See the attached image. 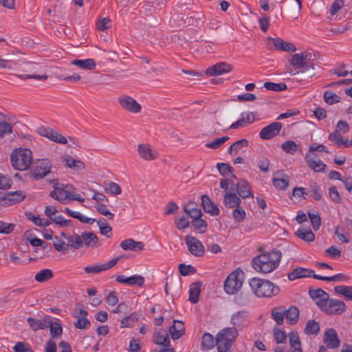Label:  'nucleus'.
<instances>
[{
  "label": "nucleus",
  "mask_w": 352,
  "mask_h": 352,
  "mask_svg": "<svg viewBox=\"0 0 352 352\" xmlns=\"http://www.w3.org/2000/svg\"><path fill=\"white\" fill-rule=\"evenodd\" d=\"M282 256L280 251L274 250L253 258L252 267L258 272L267 274L274 271L279 265Z\"/></svg>",
  "instance_id": "f257e3e1"
},
{
  "label": "nucleus",
  "mask_w": 352,
  "mask_h": 352,
  "mask_svg": "<svg viewBox=\"0 0 352 352\" xmlns=\"http://www.w3.org/2000/svg\"><path fill=\"white\" fill-rule=\"evenodd\" d=\"M50 183L53 184L54 187V190L50 193V196L52 198L63 204H65L67 200H75L80 202L85 201L84 198L73 190L74 188L72 186H65L59 183L58 179H53L50 181Z\"/></svg>",
  "instance_id": "f03ea898"
},
{
  "label": "nucleus",
  "mask_w": 352,
  "mask_h": 352,
  "mask_svg": "<svg viewBox=\"0 0 352 352\" xmlns=\"http://www.w3.org/2000/svg\"><path fill=\"white\" fill-rule=\"evenodd\" d=\"M252 292L258 298H270L280 292L278 286L267 280L253 278L249 280Z\"/></svg>",
  "instance_id": "7ed1b4c3"
},
{
  "label": "nucleus",
  "mask_w": 352,
  "mask_h": 352,
  "mask_svg": "<svg viewBox=\"0 0 352 352\" xmlns=\"http://www.w3.org/2000/svg\"><path fill=\"white\" fill-rule=\"evenodd\" d=\"M10 162L15 170H27L32 162V153L28 148H16L10 154Z\"/></svg>",
  "instance_id": "20e7f679"
},
{
  "label": "nucleus",
  "mask_w": 352,
  "mask_h": 352,
  "mask_svg": "<svg viewBox=\"0 0 352 352\" xmlns=\"http://www.w3.org/2000/svg\"><path fill=\"white\" fill-rule=\"evenodd\" d=\"M238 336V331L234 328L223 329L217 335L216 345L218 352H230V347Z\"/></svg>",
  "instance_id": "39448f33"
},
{
  "label": "nucleus",
  "mask_w": 352,
  "mask_h": 352,
  "mask_svg": "<svg viewBox=\"0 0 352 352\" xmlns=\"http://www.w3.org/2000/svg\"><path fill=\"white\" fill-rule=\"evenodd\" d=\"M242 285V274L235 270L227 276L224 282V290L228 294H234L241 288Z\"/></svg>",
  "instance_id": "423d86ee"
},
{
  "label": "nucleus",
  "mask_w": 352,
  "mask_h": 352,
  "mask_svg": "<svg viewBox=\"0 0 352 352\" xmlns=\"http://www.w3.org/2000/svg\"><path fill=\"white\" fill-rule=\"evenodd\" d=\"M312 54L308 52H304L301 53H297L292 56L289 60L290 65L295 67L294 75L298 74L300 72L296 71L298 69H301V72L305 71V67L309 64V63L314 60Z\"/></svg>",
  "instance_id": "0eeeda50"
},
{
  "label": "nucleus",
  "mask_w": 352,
  "mask_h": 352,
  "mask_svg": "<svg viewBox=\"0 0 352 352\" xmlns=\"http://www.w3.org/2000/svg\"><path fill=\"white\" fill-rule=\"evenodd\" d=\"M51 169L52 162L48 159H42L30 170V174L34 179L39 180L50 174Z\"/></svg>",
  "instance_id": "6e6552de"
},
{
  "label": "nucleus",
  "mask_w": 352,
  "mask_h": 352,
  "mask_svg": "<svg viewBox=\"0 0 352 352\" xmlns=\"http://www.w3.org/2000/svg\"><path fill=\"white\" fill-rule=\"evenodd\" d=\"M346 306L343 301L329 298L327 299L323 306L320 308L322 311L327 314H341L345 311Z\"/></svg>",
  "instance_id": "1a4fd4ad"
},
{
  "label": "nucleus",
  "mask_w": 352,
  "mask_h": 352,
  "mask_svg": "<svg viewBox=\"0 0 352 352\" xmlns=\"http://www.w3.org/2000/svg\"><path fill=\"white\" fill-rule=\"evenodd\" d=\"M25 197V194L21 191L0 192V204L6 206L21 202Z\"/></svg>",
  "instance_id": "9d476101"
},
{
  "label": "nucleus",
  "mask_w": 352,
  "mask_h": 352,
  "mask_svg": "<svg viewBox=\"0 0 352 352\" xmlns=\"http://www.w3.org/2000/svg\"><path fill=\"white\" fill-rule=\"evenodd\" d=\"M185 241L189 252L195 256L201 257L205 254V248L202 243L191 235L185 236Z\"/></svg>",
  "instance_id": "9b49d317"
},
{
  "label": "nucleus",
  "mask_w": 352,
  "mask_h": 352,
  "mask_svg": "<svg viewBox=\"0 0 352 352\" xmlns=\"http://www.w3.org/2000/svg\"><path fill=\"white\" fill-rule=\"evenodd\" d=\"M267 45L271 50L285 52H295L296 50L294 44L286 42L280 38H267Z\"/></svg>",
  "instance_id": "f8f14e48"
},
{
  "label": "nucleus",
  "mask_w": 352,
  "mask_h": 352,
  "mask_svg": "<svg viewBox=\"0 0 352 352\" xmlns=\"http://www.w3.org/2000/svg\"><path fill=\"white\" fill-rule=\"evenodd\" d=\"M282 129V124L278 122H274L263 127L259 133V137L262 140H271L279 134Z\"/></svg>",
  "instance_id": "ddd939ff"
},
{
  "label": "nucleus",
  "mask_w": 352,
  "mask_h": 352,
  "mask_svg": "<svg viewBox=\"0 0 352 352\" xmlns=\"http://www.w3.org/2000/svg\"><path fill=\"white\" fill-rule=\"evenodd\" d=\"M120 106L125 110L131 113H139L141 111V105L132 97L124 95L118 99Z\"/></svg>",
  "instance_id": "4468645a"
},
{
  "label": "nucleus",
  "mask_w": 352,
  "mask_h": 352,
  "mask_svg": "<svg viewBox=\"0 0 352 352\" xmlns=\"http://www.w3.org/2000/svg\"><path fill=\"white\" fill-rule=\"evenodd\" d=\"M137 151L139 156L145 161H152L159 157L157 151L148 144H139Z\"/></svg>",
  "instance_id": "2eb2a0df"
},
{
  "label": "nucleus",
  "mask_w": 352,
  "mask_h": 352,
  "mask_svg": "<svg viewBox=\"0 0 352 352\" xmlns=\"http://www.w3.org/2000/svg\"><path fill=\"white\" fill-rule=\"evenodd\" d=\"M248 313L245 311H239L234 314L231 318L232 328L241 329L249 324Z\"/></svg>",
  "instance_id": "dca6fc26"
},
{
  "label": "nucleus",
  "mask_w": 352,
  "mask_h": 352,
  "mask_svg": "<svg viewBox=\"0 0 352 352\" xmlns=\"http://www.w3.org/2000/svg\"><path fill=\"white\" fill-rule=\"evenodd\" d=\"M233 69L232 66L226 62H221L215 64L214 65L208 67L206 70V74L209 76L221 75L225 73L232 72Z\"/></svg>",
  "instance_id": "f3484780"
},
{
  "label": "nucleus",
  "mask_w": 352,
  "mask_h": 352,
  "mask_svg": "<svg viewBox=\"0 0 352 352\" xmlns=\"http://www.w3.org/2000/svg\"><path fill=\"white\" fill-rule=\"evenodd\" d=\"M323 341L327 345V347L330 349H337L340 346V344L337 332L332 328L328 329L325 331Z\"/></svg>",
  "instance_id": "a211bd4d"
},
{
  "label": "nucleus",
  "mask_w": 352,
  "mask_h": 352,
  "mask_svg": "<svg viewBox=\"0 0 352 352\" xmlns=\"http://www.w3.org/2000/svg\"><path fill=\"white\" fill-rule=\"evenodd\" d=\"M309 294L310 297L313 299L315 303L320 307V309L323 306V305L327 302V299L329 298V294L322 289H312L309 288Z\"/></svg>",
  "instance_id": "6ab92c4d"
},
{
  "label": "nucleus",
  "mask_w": 352,
  "mask_h": 352,
  "mask_svg": "<svg viewBox=\"0 0 352 352\" xmlns=\"http://www.w3.org/2000/svg\"><path fill=\"white\" fill-rule=\"evenodd\" d=\"M50 318L51 317L50 316H44L42 320H37L30 317L27 319V322L31 329L33 331H36L39 329L43 330L47 329L49 323H50Z\"/></svg>",
  "instance_id": "aec40b11"
},
{
  "label": "nucleus",
  "mask_w": 352,
  "mask_h": 352,
  "mask_svg": "<svg viewBox=\"0 0 352 352\" xmlns=\"http://www.w3.org/2000/svg\"><path fill=\"white\" fill-rule=\"evenodd\" d=\"M201 205L204 212L210 214L211 216H218L220 213L217 206L206 195L201 196Z\"/></svg>",
  "instance_id": "412c9836"
},
{
  "label": "nucleus",
  "mask_w": 352,
  "mask_h": 352,
  "mask_svg": "<svg viewBox=\"0 0 352 352\" xmlns=\"http://www.w3.org/2000/svg\"><path fill=\"white\" fill-rule=\"evenodd\" d=\"M123 250L141 252L144 250V244L142 241H136L133 239H127L122 241L120 244Z\"/></svg>",
  "instance_id": "4be33fe9"
},
{
  "label": "nucleus",
  "mask_w": 352,
  "mask_h": 352,
  "mask_svg": "<svg viewBox=\"0 0 352 352\" xmlns=\"http://www.w3.org/2000/svg\"><path fill=\"white\" fill-rule=\"evenodd\" d=\"M314 271L310 269L298 267L288 274V279L294 280L297 278L311 277Z\"/></svg>",
  "instance_id": "5701e85b"
},
{
  "label": "nucleus",
  "mask_w": 352,
  "mask_h": 352,
  "mask_svg": "<svg viewBox=\"0 0 352 352\" xmlns=\"http://www.w3.org/2000/svg\"><path fill=\"white\" fill-rule=\"evenodd\" d=\"M305 160L309 167L313 169L315 172H324L327 167L326 164L320 159L316 160L312 157L310 153H307L305 155Z\"/></svg>",
  "instance_id": "b1692460"
},
{
  "label": "nucleus",
  "mask_w": 352,
  "mask_h": 352,
  "mask_svg": "<svg viewBox=\"0 0 352 352\" xmlns=\"http://www.w3.org/2000/svg\"><path fill=\"white\" fill-rule=\"evenodd\" d=\"M82 248H96L99 245V239L94 232H82Z\"/></svg>",
  "instance_id": "393cba45"
},
{
  "label": "nucleus",
  "mask_w": 352,
  "mask_h": 352,
  "mask_svg": "<svg viewBox=\"0 0 352 352\" xmlns=\"http://www.w3.org/2000/svg\"><path fill=\"white\" fill-rule=\"evenodd\" d=\"M236 190L239 197L243 199L248 197H253V194L251 192L250 186L245 180L241 179L236 184Z\"/></svg>",
  "instance_id": "a878e982"
},
{
  "label": "nucleus",
  "mask_w": 352,
  "mask_h": 352,
  "mask_svg": "<svg viewBox=\"0 0 352 352\" xmlns=\"http://www.w3.org/2000/svg\"><path fill=\"white\" fill-rule=\"evenodd\" d=\"M184 211L192 219L201 217L202 215L201 210L198 207L197 204L193 201L184 204Z\"/></svg>",
  "instance_id": "bb28decb"
},
{
  "label": "nucleus",
  "mask_w": 352,
  "mask_h": 352,
  "mask_svg": "<svg viewBox=\"0 0 352 352\" xmlns=\"http://www.w3.org/2000/svg\"><path fill=\"white\" fill-rule=\"evenodd\" d=\"M185 331L184 324L182 321L175 320L173 324L170 327L169 332L173 340L179 339Z\"/></svg>",
  "instance_id": "cd10ccee"
},
{
  "label": "nucleus",
  "mask_w": 352,
  "mask_h": 352,
  "mask_svg": "<svg viewBox=\"0 0 352 352\" xmlns=\"http://www.w3.org/2000/svg\"><path fill=\"white\" fill-rule=\"evenodd\" d=\"M286 322L289 324H296L299 319V310L294 306L291 305L287 309H285Z\"/></svg>",
  "instance_id": "c85d7f7f"
},
{
  "label": "nucleus",
  "mask_w": 352,
  "mask_h": 352,
  "mask_svg": "<svg viewBox=\"0 0 352 352\" xmlns=\"http://www.w3.org/2000/svg\"><path fill=\"white\" fill-rule=\"evenodd\" d=\"M223 203L226 207L232 208L239 206L241 200L235 193L226 192L223 197Z\"/></svg>",
  "instance_id": "c756f323"
},
{
  "label": "nucleus",
  "mask_w": 352,
  "mask_h": 352,
  "mask_svg": "<svg viewBox=\"0 0 352 352\" xmlns=\"http://www.w3.org/2000/svg\"><path fill=\"white\" fill-rule=\"evenodd\" d=\"M63 162L67 168L75 171L85 168V164L82 161L74 160L69 155L63 158Z\"/></svg>",
  "instance_id": "7c9ffc66"
},
{
  "label": "nucleus",
  "mask_w": 352,
  "mask_h": 352,
  "mask_svg": "<svg viewBox=\"0 0 352 352\" xmlns=\"http://www.w3.org/2000/svg\"><path fill=\"white\" fill-rule=\"evenodd\" d=\"M201 285V282H195L190 285L189 300L193 304H195L199 301Z\"/></svg>",
  "instance_id": "2f4dec72"
},
{
  "label": "nucleus",
  "mask_w": 352,
  "mask_h": 352,
  "mask_svg": "<svg viewBox=\"0 0 352 352\" xmlns=\"http://www.w3.org/2000/svg\"><path fill=\"white\" fill-rule=\"evenodd\" d=\"M71 64L87 70H92L96 66V61L93 58H87L85 60L76 59L72 60Z\"/></svg>",
  "instance_id": "473e14b6"
},
{
  "label": "nucleus",
  "mask_w": 352,
  "mask_h": 352,
  "mask_svg": "<svg viewBox=\"0 0 352 352\" xmlns=\"http://www.w3.org/2000/svg\"><path fill=\"white\" fill-rule=\"evenodd\" d=\"M289 341L292 352H302L301 342L296 331H292L289 334Z\"/></svg>",
  "instance_id": "72a5a7b5"
},
{
  "label": "nucleus",
  "mask_w": 352,
  "mask_h": 352,
  "mask_svg": "<svg viewBox=\"0 0 352 352\" xmlns=\"http://www.w3.org/2000/svg\"><path fill=\"white\" fill-rule=\"evenodd\" d=\"M285 309L283 307L278 306L274 307L272 310V318L276 322L278 325L283 324L285 317Z\"/></svg>",
  "instance_id": "f704fd0d"
},
{
  "label": "nucleus",
  "mask_w": 352,
  "mask_h": 352,
  "mask_svg": "<svg viewBox=\"0 0 352 352\" xmlns=\"http://www.w3.org/2000/svg\"><path fill=\"white\" fill-rule=\"evenodd\" d=\"M154 342L163 346L170 345V340L166 331L160 330L155 333L153 338Z\"/></svg>",
  "instance_id": "c9c22d12"
},
{
  "label": "nucleus",
  "mask_w": 352,
  "mask_h": 352,
  "mask_svg": "<svg viewBox=\"0 0 352 352\" xmlns=\"http://www.w3.org/2000/svg\"><path fill=\"white\" fill-rule=\"evenodd\" d=\"M329 139L333 142L337 146L340 148H347L349 146V141L344 140L340 133L333 131L329 135Z\"/></svg>",
  "instance_id": "e433bc0d"
},
{
  "label": "nucleus",
  "mask_w": 352,
  "mask_h": 352,
  "mask_svg": "<svg viewBox=\"0 0 352 352\" xmlns=\"http://www.w3.org/2000/svg\"><path fill=\"white\" fill-rule=\"evenodd\" d=\"M64 211L70 217L78 219L80 222L86 223L89 224H93L95 221V219L89 218L84 217L78 212L73 211L69 208H65Z\"/></svg>",
  "instance_id": "4c0bfd02"
},
{
  "label": "nucleus",
  "mask_w": 352,
  "mask_h": 352,
  "mask_svg": "<svg viewBox=\"0 0 352 352\" xmlns=\"http://www.w3.org/2000/svg\"><path fill=\"white\" fill-rule=\"evenodd\" d=\"M68 245L71 248L78 250L82 248V234L80 235L74 232L67 238Z\"/></svg>",
  "instance_id": "58836bf2"
},
{
  "label": "nucleus",
  "mask_w": 352,
  "mask_h": 352,
  "mask_svg": "<svg viewBox=\"0 0 352 352\" xmlns=\"http://www.w3.org/2000/svg\"><path fill=\"white\" fill-rule=\"evenodd\" d=\"M53 272L50 269H43L39 271L34 276L36 281L38 283H45L53 278Z\"/></svg>",
  "instance_id": "ea45409f"
},
{
  "label": "nucleus",
  "mask_w": 352,
  "mask_h": 352,
  "mask_svg": "<svg viewBox=\"0 0 352 352\" xmlns=\"http://www.w3.org/2000/svg\"><path fill=\"white\" fill-rule=\"evenodd\" d=\"M51 222L53 221L60 227H70L72 225V221L69 219H65L63 216L58 214V210L52 216L50 219Z\"/></svg>",
  "instance_id": "a19ab883"
},
{
  "label": "nucleus",
  "mask_w": 352,
  "mask_h": 352,
  "mask_svg": "<svg viewBox=\"0 0 352 352\" xmlns=\"http://www.w3.org/2000/svg\"><path fill=\"white\" fill-rule=\"evenodd\" d=\"M296 234L300 239L307 242L314 241L315 239V235L310 228H299L298 231L296 232Z\"/></svg>",
  "instance_id": "79ce46f5"
},
{
  "label": "nucleus",
  "mask_w": 352,
  "mask_h": 352,
  "mask_svg": "<svg viewBox=\"0 0 352 352\" xmlns=\"http://www.w3.org/2000/svg\"><path fill=\"white\" fill-rule=\"evenodd\" d=\"M140 318V314L138 312H133L131 314L125 316L121 320V328L131 327L133 326Z\"/></svg>",
  "instance_id": "37998d69"
},
{
  "label": "nucleus",
  "mask_w": 352,
  "mask_h": 352,
  "mask_svg": "<svg viewBox=\"0 0 352 352\" xmlns=\"http://www.w3.org/2000/svg\"><path fill=\"white\" fill-rule=\"evenodd\" d=\"M50 332L52 338L60 337L63 333L62 324L59 322H52L50 319V323H49Z\"/></svg>",
  "instance_id": "c03bdc74"
},
{
  "label": "nucleus",
  "mask_w": 352,
  "mask_h": 352,
  "mask_svg": "<svg viewBox=\"0 0 352 352\" xmlns=\"http://www.w3.org/2000/svg\"><path fill=\"white\" fill-rule=\"evenodd\" d=\"M282 149L289 154H294L296 152H301L298 145L293 140H287L281 145Z\"/></svg>",
  "instance_id": "a18cd8bd"
},
{
  "label": "nucleus",
  "mask_w": 352,
  "mask_h": 352,
  "mask_svg": "<svg viewBox=\"0 0 352 352\" xmlns=\"http://www.w3.org/2000/svg\"><path fill=\"white\" fill-rule=\"evenodd\" d=\"M249 142L246 139H242L234 142L228 148L230 155H236L243 147H248Z\"/></svg>",
  "instance_id": "49530a36"
},
{
  "label": "nucleus",
  "mask_w": 352,
  "mask_h": 352,
  "mask_svg": "<svg viewBox=\"0 0 352 352\" xmlns=\"http://www.w3.org/2000/svg\"><path fill=\"white\" fill-rule=\"evenodd\" d=\"M319 331V323L314 320H308L304 329L305 333L307 335H316Z\"/></svg>",
  "instance_id": "de8ad7c7"
},
{
  "label": "nucleus",
  "mask_w": 352,
  "mask_h": 352,
  "mask_svg": "<svg viewBox=\"0 0 352 352\" xmlns=\"http://www.w3.org/2000/svg\"><path fill=\"white\" fill-rule=\"evenodd\" d=\"M201 344L203 350L211 349L214 346L213 336L209 333H205L202 336Z\"/></svg>",
  "instance_id": "09e8293b"
},
{
  "label": "nucleus",
  "mask_w": 352,
  "mask_h": 352,
  "mask_svg": "<svg viewBox=\"0 0 352 352\" xmlns=\"http://www.w3.org/2000/svg\"><path fill=\"white\" fill-rule=\"evenodd\" d=\"M26 216L36 226L46 227L51 224V221L49 220V219L41 218L40 216H34L31 213L26 214Z\"/></svg>",
  "instance_id": "8fccbe9b"
},
{
  "label": "nucleus",
  "mask_w": 352,
  "mask_h": 352,
  "mask_svg": "<svg viewBox=\"0 0 352 352\" xmlns=\"http://www.w3.org/2000/svg\"><path fill=\"white\" fill-rule=\"evenodd\" d=\"M12 126L6 121L5 116L0 113V138L12 133Z\"/></svg>",
  "instance_id": "3c124183"
},
{
  "label": "nucleus",
  "mask_w": 352,
  "mask_h": 352,
  "mask_svg": "<svg viewBox=\"0 0 352 352\" xmlns=\"http://www.w3.org/2000/svg\"><path fill=\"white\" fill-rule=\"evenodd\" d=\"M308 217L314 230H318L321 224V219L318 212L314 210L308 211Z\"/></svg>",
  "instance_id": "603ef678"
},
{
  "label": "nucleus",
  "mask_w": 352,
  "mask_h": 352,
  "mask_svg": "<svg viewBox=\"0 0 352 352\" xmlns=\"http://www.w3.org/2000/svg\"><path fill=\"white\" fill-rule=\"evenodd\" d=\"M273 185L280 190H285L289 186V176L287 175H283V178L274 177L273 178Z\"/></svg>",
  "instance_id": "864d4df0"
},
{
  "label": "nucleus",
  "mask_w": 352,
  "mask_h": 352,
  "mask_svg": "<svg viewBox=\"0 0 352 352\" xmlns=\"http://www.w3.org/2000/svg\"><path fill=\"white\" fill-rule=\"evenodd\" d=\"M104 189L105 192L118 195L122 192L121 187L116 183L111 182L104 184Z\"/></svg>",
  "instance_id": "5fc2aeb1"
},
{
  "label": "nucleus",
  "mask_w": 352,
  "mask_h": 352,
  "mask_svg": "<svg viewBox=\"0 0 352 352\" xmlns=\"http://www.w3.org/2000/svg\"><path fill=\"white\" fill-rule=\"evenodd\" d=\"M263 87L270 91H280L286 90L287 87L285 83L280 82V83H275L272 82H266L264 83Z\"/></svg>",
  "instance_id": "6e6d98bb"
},
{
  "label": "nucleus",
  "mask_w": 352,
  "mask_h": 352,
  "mask_svg": "<svg viewBox=\"0 0 352 352\" xmlns=\"http://www.w3.org/2000/svg\"><path fill=\"white\" fill-rule=\"evenodd\" d=\"M99 226L100 232L105 235L107 237H110V235H109V233L111 232L112 228L109 226V224L106 221L105 219H103V220H96V221Z\"/></svg>",
  "instance_id": "4d7b16f0"
},
{
  "label": "nucleus",
  "mask_w": 352,
  "mask_h": 352,
  "mask_svg": "<svg viewBox=\"0 0 352 352\" xmlns=\"http://www.w3.org/2000/svg\"><path fill=\"white\" fill-rule=\"evenodd\" d=\"M336 292L352 300V286L340 285L334 288Z\"/></svg>",
  "instance_id": "13d9d810"
},
{
  "label": "nucleus",
  "mask_w": 352,
  "mask_h": 352,
  "mask_svg": "<svg viewBox=\"0 0 352 352\" xmlns=\"http://www.w3.org/2000/svg\"><path fill=\"white\" fill-rule=\"evenodd\" d=\"M310 191L312 193L311 197L316 200L319 201L322 199V192L319 185L316 182H311L309 184Z\"/></svg>",
  "instance_id": "bf43d9fd"
},
{
  "label": "nucleus",
  "mask_w": 352,
  "mask_h": 352,
  "mask_svg": "<svg viewBox=\"0 0 352 352\" xmlns=\"http://www.w3.org/2000/svg\"><path fill=\"white\" fill-rule=\"evenodd\" d=\"M96 209L100 214L107 217L108 219H113L114 214L109 210L105 204H98V205L96 206Z\"/></svg>",
  "instance_id": "052dcab7"
},
{
  "label": "nucleus",
  "mask_w": 352,
  "mask_h": 352,
  "mask_svg": "<svg viewBox=\"0 0 352 352\" xmlns=\"http://www.w3.org/2000/svg\"><path fill=\"white\" fill-rule=\"evenodd\" d=\"M228 140L229 137L228 136H223L219 138H216L212 142L207 143L206 144V146L210 148L217 149Z\"/></svg>",
  "instance_id": "680f3d73"
},
{
  "label": "nucleus",
  "mask_w": 352,
  "mask_h": 352,
  "mask_svg": "<svg viewBox=\"0 0 352 352\" xmlns=\"http://www.w3.org/2000/svg\"><path fill=\"white\" fill-rule=\"evenodd\" d=\"M49 139L59 144H65L67 142L66 138L53 129L50 134Z\"/></svg>",
  "instance_id": "e2e57ef3"
},
{
  "label": "nucleus",
  "mask_w": 352,
  "mask_h": 352,
  "mask_svg": "<svg viewBox=\"0 0 352 352\" xmlns=\"http://www.w3.org/2000/svg\"><path fill=\"white\" fill-rule=\"evenodd\" d=\"M232 216L235 221L242 222L245 219V211L241 207H236L232 212Z\"/></svg>",
  "instance_id": "0e129e2a"
},
{
  "label": "nucleus",
  "mask_w": 352,
  "mask_h": 352,
  "mask_svg": "<svg viewBox=\"0 0 352 352\" xmlns=\"http://www.w3.org/2000/svg\"><path fill=\"white\" fill-rule=\"evenodd\" d=\"M14 352H33L30 345L25 342H18L14 346Z\"/></svg>",
  "instance_id": "69168bd1"
},
{
  "label": "nucleus",
  "mask_w": 352,
  "mask_h": 352,
  "mask_svg": "<svg viewBox=\"0 0 352 352\" xmlns=\"http://www.w3.org/2000/svg\"><path fill=\"white\" fill-rule=\"evenodd\" d=\"M324 101L329 104H333L340 102V97L333 93L330 91H325L323 95Z\"/></svg>",
  "instance_id": "338daca9"
},
{
  "label": "nucleus",
  "mask_w": 352,
  "mask_h": 352,
  "mask_svg": "<svg viewBox=\"0 0 352 352\" xmlns=\"http://www.w3.org/2000/svg\"><path fill=\"white\" fill-rule=\"evenodd\" d=\"M178 267L179 272L182 276H188L190 274H194L196 272V269L190 265L182 263L179 265Z\"/></svg>",
  "instance_id": "774afa93"
}]
</instances>
